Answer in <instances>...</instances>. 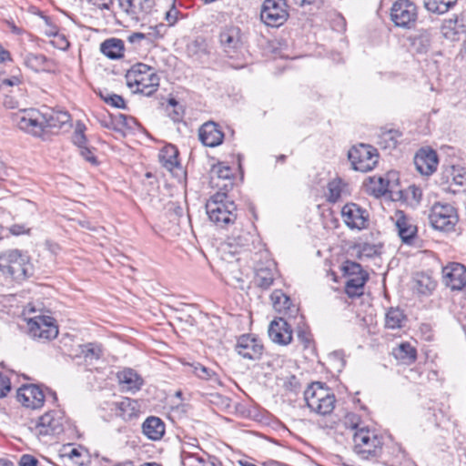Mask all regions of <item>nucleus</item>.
<instances>
[{
  "instance_id": "nucleus-1",
  "label": "nucleus",
  "mask_w": 466,
  "mask_h": 466,
  "mask_svg": "<svg viewBox=\"0 0 466 466\" xmlns=\"http://www.w3.org/2000/svg\"><path fill=\"white\" fill-rule=\"evenodd\" d=\"M12 119L19 129L35 137H42L47 128H61L70 121L71 116L66 111H52L43 114L37 109L28 108L14 113Z\"/></svg>"
},
{
  "instance_id": "nucleus-2",
  "label": "nucleus",
  "mask_w": 466,
  "mask_h": 466,
  "mask_svg": "<svg viewBox=\"0 0 466 466\" xmlns=\"http://www.w3.org/2000/svg\"><path fill=\"white\" fill-rule=\"evenodd\" d=\"M206 211L211 222L219 228H227L237 221V207L226 192H216L206 204Z\"/></svg>"
},
{
  "instance_id": "nucleus-3",
  "label": "nucleus",
  "mask_w": 466,
  "mask_h": 466,
  "mask_svg": "<svg viewBox=\"0 0 466 466\" xmlns=\"http://www.w3.org/2000/svg\"><path fill=\"white\" fill-rule=\"evenodd\" d=\"M127 85L135 93L151 96L159 86V77L155 69L146 64L134 65L126 74Z\"/></svg>"
},
{
  "instance_id": "nucleus-4",
  "label": "nucleus",
  "mask_w": 466,
  "mask_h": 466,
  "mask_svg": "<svg viewBox=\"0 0 466 466\" xmlns=\"http://www.w3.org/2000/svg\"><path fill=\"white\" fill-rule=\"evenodd\" d=\"M304 398L310 410L319 415L329 414L335 407V396L320 382L311 383L304 392Z\"/></svg>"
},
{
  "instance_id": "nucleus-5",
  "label": "nucleus",
  "mask_w": 466,
  "mask_h": 466,
  "mask_svg": "<svg viewBox=\"0 0 466 466\" xmlns=\"http://www.w3.org/2000/svg\"><path fill=\"white\" fill-rule=\"evenodd\" d=\"M30 268L29 257L19 249H8L0 254V271L15 280L25 279Z\"/></svg>"
},
{
  "instance_id": "nucleus-6",
  "label": "nucleus",
  "mask_w": 466,
  "mask_h": 466,
  "mask_svg": "<svg viewBox=\"0 0 466 466\" xmlns=\"http://www.w3.org/2000/svg\"><path fill=\"white\" fill-rule=\"evenodd\" d=\"M431 225L441 231H451L459 220L456 208L448 203L436 202L429 215Z\"/></svg>"
},
{
  "instance_id": "nucleus-7",
  "label": "nucleus",
  "mask_w": 466,
  "mask_h": 466,
  "mask_svg": "<svg viewBox=\"0 0 466 466\" xmlns=\"http://www.w3.org/2000/svg\"><path fill=\"white\" fill-rule=\"evenodd\" d=\"M348 157L352 167L360 172L372 170L379 160L377 149L365 144L353 146L348 153Z\"/></svg>"
},
{
  "instance_id": "nucleus-8",
  "label": "nucleus",
  "mask_w": 466,
  "mask_h": 466,
  "mask_svg": "<svg viewBox=\"0 0 466 466\" xmlns=\"http://www.w3.org/2000/svg\"><path fill=\"white\" fill-rule=\"evenodd\" d=\"M354 451L363 459L377 456L381 450V440L369 429L361 428L353 436Z\"/></svg>"
},
{
  "instance_id": "nucleus-9",
  "label": "nucleus",
  "mask_w": 466,
  "mask_h": 466,
  "mask_svg": "<svg viewBox=\"0 0 466 466\" xmlns=\"http://www.w3.org/2000/svg\"><path fill=\"white\" fill-rule=\"evenodd\" d=\"M343 271L347 279L345 291L349 297H359L363 294L364 285L368 280V273L361 266L353 261H346L343 265Z\"/></svg>"
},
{
  "instance_id": "nucleus-10",
  "label": "nucleus",
  "mask_w": 466,
  "mask_h": 466,
  "mask_svg": "<svg viewBox=\"0 0 466 466\" xmlns=\"http://www.w3.org/2000/svg\"><path fill=\"white\" fill-rule=\"evenodd\" d=\"M390 19L396 26L410 29L418 19V8L410 0H397L390 8Z\"/></svg>"
},
{
  "instance_id": "nucleus-11",
  "label": "nucleus",
  "mask_w": 466,
  "mask_h": 466,
  "mask_svg": "<svg viewBox=\"0 0 466 466\" xmlns=\"http://www.w3.org/2000/svg\"><path fill=\"white\" fill-rule=\"evenodd\" d=\"M289 17V10L286 0H264L260 19L268 26L279 27L282 25Z\"/></svg>"
},
{
  "instance_id": "nucleus-12",
  "label": "nucleus",
  "mask_w": 466,
  "mask_h": 466,
  "mask_svg": "<svg viewBox=\"0 0 466 466\" xmlns=\"http://www.w3.org/2000/svg\"><path fill=\"white\" fill-rule=\"evenodd\" d=\"M28 333L39 341H48L58 334V329L54 323V319L46 316H36L27 321Z\"/></svg>"
},
{
  "instance_id": "nucleus-13",
  "label": "nucleus",
  "mask_w": 466,
  "mask_h": 466,
  "mask_svg": "<svg viewBox=\"0 0 466 466\" xmlns=\"http://www.w3.org/2000/svg\"><path fill=\"white\" fill-rule=\"evenodd\" d=\"M341 217L346 226L361 230L368 227L369 214L366 209L355 203H348L341 209Z\"/></svg>"
},
{
  "instance_id": "nucleus-14",
  "label": "nucleus",
  "mask_w": 466,
  "mask_h": 466,
  "mask_svg": "<svg viewBox=\"0 0 466 466\" xmlns=\"http://www.w3.org/2000/svg\"><path fill=\"white\" fill-rule=\"evenodd\" d=\"M442 282L451 290H461L466 287V268L457 262H451L442 268Z\"/></svg>"
},
{
  "instance_id": "nucleus-15",
  "label": "nucleus",
  "mask_w": 466,
  "mask_h": 466,
  "mask_svg": "<svg viewBox=\"0 0 466 466\" xmlns=\"http://www.w3.org/2000/svg\"><path fill=\"white\" fill-rule=\"evenodd\" d=\"M210 186L216 188L217 192L228 194L233 188L234 177L231 168L222 163L214 165L210 170Z\"/></svg>"
},
{
  "instance_id": "nucleus-16",
  "label": "nucleus",
  "mask_w": 466,
  "mask_h": 466,
  "mask_svg": "<svg viewBox=\"0 0 466 466\" xmlns=\"http://www.w3.org/2000/svg\"><path fill=\"white\" fill-rule=\"evenodd\" d=\"M219 43L224 52L233 56L243 46L241 30L236 25H227L219 33Z\"/></svg>"
},
{
  "instance_id": "nucleus-17",
  "label": "nucleus",
  "mask_w": 466,
  "mask_h": 466,
  "mask_svg": "<svg viewBox=\"0 0 466 466\" xmlns=\"http://www.w3.org/2000/svg\"><path fill=\"white\" fill-rule=\"evenodd\" d=\"M235 350L243 359L256 360L262 355L263 345L256 337L244 334L238 339Z\"/></svg>"
},
{
  "instance_id": "nucleus-18",
  "label": "nucleus",
  "mask_w": 466,
  "mask_h": 466,
  "mask_svg": "<svg viewBox=\"0 0 466 466\" xmlns=\"http://www.w3.org/2000/svg\"><path fill=\"white\" fill-rule=\"evenodd\" d=\"M17 400L26 408L39 409L45 402V395L35 385H23L17 390Z\"/></svg>"
},
{
  "instance_id": "nucleus-19",
  "label": "nucleus",
  "mask_w": 466,
  "mask_h": 466,
  "mask_svg": "<svg viewBox=\"0 0 466 466\" xmlns=\"http://www.w3.org/2000/svg\"><path fill=\"white\" fill-rule=\"evenodd\" d=\"M35 430L39 435L58 434L63 431V418L58 412H46L39 418Z\"/></svg>"
},
{
  "instance_id": "nucleus-20",
  "label": "nucleus",
  "mask_w": 466,
  "mask_h": 466,
  "mask_svg": "<svg viewBox=\"0 0 466 466\" xmlns=\"http://www.w3.org/2000/svg\"><path fill=\"white\" fill-rule=\"evenodd\" d=\"M268 337L277 344L288 345L292 340V329L283 318L273 319L268 326Z\"/></svg>"
},
{
  "instance_id": "nucleus-21",
  "label": "nucleus",
  "mask_w": 466,
  "mask_h": 466,
  "mask_svg": "<svg viewBox=\"0 0 466 466\" xmlns=\"http://www.w3.org/2000/svg\"><path fill=\"white\" fill-rule=\"evenodd\" d=\"M253 243V235L248 230L243 228L242 226L235 228L231 234L227 238L222 247H228L231 248L229 252L237 253L238 248H246Z\"/></svg>"
},
{
  "instance_id": "nucleus-22",
  "label": "nucleus",
  "mask_w": 466,
  "mask_h": 466,
  "mask_svg": "<svg viewBox=\"0 0 466 466\" xmlns=\"http://www.w3.org/2000/svg\"><path fill=\"white\" fill-rule=\"evenodd\" d=\"M416 169L425 176L432 174L438 165V157L435 151L431 149H420L414 157Z\"/></svg>"
},
{
  "instance_id": "nucleus-23",
  "label": "nucleus",
  "mask_w": 466,
  "mask_h": 466,
  "mask_svg": "<svg viewBox=\"0 0 466 466\" xmlns=\"http://www.w3.org/2000/svg\"><path fill=\"white\" fill-rule=\"evenodd\" d=\"M198 137L204 146L215 147L223 142L224 133L220 130L218 124L207 122L200 127Z\"/></svg>"
},
{
  "instance_id": "nucleus-24",
  "label": "nucleus",
  "mask_w": 466,
  "mask_h": 466,
  "mask_svg": "<svg viewBox=\"0 0 466 466\" xmlns=\"http://www.w3.org/2000/svg\"><path fill=\"white\" fill-rule=\"evenodd\" d=\"M446 187L443 189L453 194L464 191L466 187V173L461 168L451 167L443 173Z\"/></svg>"
},
{
  "instance_id": "nucleus-25",
  "label": "nucleus",
  "mask_w": 466,
  "mask_h": 466,
  "mask_svg": "<svg viewBox=\"0 0 466 466\" xmlns=\"http://www.w3.org/2000/svg\"><path fill=\"white\" fill-rule=\"evenodd\" d=\"M442 35L451 41H458L466 34V22L462 17L445 19L441 26Z\"/></svg>"
},
{
  "instance_id": "nucleus-26",
  "label": "nucleus",
  "mask_w": 466,
  "mask_h": 466,
  "mask_svg": "<svg viewBox=\"0 0 466 466\" xmlns=\"http://www.w3.org/2000/svg\"><path fill=\"white\" fill-rule=\"evenodd\" d=\"M117 379L123 391L135 393L143 385V379L132 369H124L117 373Z\"/></svg>"
},
{
  "instance_id": "nucleus-27",
  "label": "nucleus",
  "mask_w": 466,
  "mask_h": 466,
  "mask_svg": "<svg viewBox=\"0 0 466 466\" xmlns=\"http://www.w3.org/2000/svg\"><path fill=\"white\" fill-rule=\"evenodd\" d=\"M24 65L35 72H51L56 64L52 59L42 54L27 53L24 57Z\"/></svg>"
},
{
  "instance_id": "nucleus-28",
  "label": "nucleus",
  "mask_w": 466,
  "mask_h": 466,
  "mask_svg": "<svg viewBox=\"0 0 466 466\" xmlns=\"http://www.w3.org/2000/svg\"><path fill=\"white\" fill-rule=\"evenodd\" d=\"M395 225L398 228V233L401 240L405 243H410L415 238L417 233V227L412 224L403 211L398 210L395 213Z\"/></svg>"
},
{
  "instance_id": "nucleus-29",
  "label": "nucleus",
  "mask_w": 466,
  "mask_h": 466,
  "mask_svg": "<svg viewBox=\"0 0 466 466\" xmlns=\"http://www.w3.org/2000/svg\"><path fill=\"white\" fill-rule=\"evenodd\" d=\"M178 151L176 147L168 145L163 147L159 154V159L162 166L168 171H176V175L179 176L184 174L182 167L177 160Z\"/></svg>"
},
{
  "instance_id": "nucleus-30",
  "label": "nucleus",
  "mask_w": 466,
  "mask_h": 466,
  "mask_svg": "<svg viewBox=\"0 0 466 466\" xmlns=\"http://www.w3.org/2000/svg\"><path fill=\"white\" fill-rule=\"evenodd\" d=\"M275 275V266L272 262H268L266 266L256 268L254 282L258 287L268 289L273 284Z\"/></svg>"
},
{
  "instance_id": "nucleus-31",
  "label": "nucleus",
  "mask_w": 466,
  "mask_h": 466,
  "mask_svg": "<svg viewBox=\"0 0 466 466\" xmlns=\"http://www.w3.org/2000/svg\"><path fill=\"white\" fill-rule=\"evenodd\" d=\"M142 431L149 440L158 441L165 433V424L157 417H149L144 421Z\"/></svg>"
},
{
  "instance_id": "nucleus-32",
  "label": "nucleus",
  "mask_w": 466,
  "mask_h": 466,
  "mask_svg": "<svg viewBox=\"0 0 466 466\" xmlns=\"http://www.w3.org/2000/svg\"><path fill=\"white\" fill-rule=\"evenodd\" d=\"M270 298L273 307L278 312L288 315H293L297 313L298 309L292 305L290 299L281 290H274Z\"/></svg>"
},
{
  "instance_id": "nucleus-33",
  "label": "nucleus",
  "mask_w": 466,
  "mask_h": 466,
  "mask_svg": "<svg viewBox=\"0 0 466 466\" xmlns=\"http://www.w3.org/2000/svg\"><path fill=\"white\" fill-rule=\"evenodd\" d=\"M392 354L401 364L410 365L417 359V350L409 342H402L393 349Z\"/></svg>"
},
{
  "instance_id": "nucleus-34",
  "label": "nucleus",
  "mask_w": 466,
  "mask_h": 466,
  "mask_svg": "<svg viewBox=\"0 0 466 466\" xmlns=\"http://www.w3.org/2000/svg\"><path fill=\"white\" fill-rule=\"evenodd\" d=\"M116 415L125 420H131L137 416V402L129 398H124L122 400L115 403Z\"/></svg>"
},
{
  "instance_id": "nucleus-35",
  "label": "nucleus",
  "mask_w": 466,
  "mask_h": 466,
  "mask_svg": "<svg viewBox=\"0 0 466 466\" xmlns=\"http://www.w3.org/2000/svg\"><path fill=\"white\" fill-rule=\"evenodd\" d=\"M100 50L106 57L117 59L124 55V43L116 38L107 39L101 44Z\"/></svg>"
},
{
  "instance_id": "nucleus-36",
  "label": "nucleus",
  "mask_w": 466,
  "mask_h": 466,
  "mask_svg": "<svg viewBox=\"0 0 466 466\" xmlns=\"http://www.w3.org/2000/svg\"><path fill=\"white\" fill-rule=\"evenodd\" d=\"M431 34L429 30H420L410 38L412 49L419 54H426L431 47Z\"/></svg>"
},
{
  "instance_id": "nucleus-37",
  "label": "nucleus",
  "mask_w": 466,
  "mask_h": 466,
  "mask_svg": "<svg viewBox=\"0 0 466 466\" xmlns=\"http://www.w3.org/2000/svg\"><path fill=\"white\" fill-rule=\"evenodd\" d=\"M401 137V133L399 130L389 129L384 130L379 136V144L385 149H394L400 138Z\"/></svg>"
},
{
  "instance_id": "nucleus-38",
  "label": "nucleus",
  "mask_w": 466,
  "mask_h": 466,
  "mask_svg": "<svg viewBox=\"0 0 466 466\" xmlns=\"http://www.w3.org/2000/svg\"><path fill=\"white\" fill-rule=\"evenodd\" d=\"M458 0H423L424 7L431 13L442 15L449 11Z\"/></svg>"
},
{
  "instance_id": "nucleus-39",
  "label": "nucleus",
  "mask_w": 466,
  "mask_h": 466,
  "mask_svg": "<svg viewBox=\"0 0 466 466\" xmlns=\"http://www.w3.org/2000/svg\"><path fill=\"white\" fill-rule=\"evenodd\" d=\"M404 319V315L402 311L399 309H390L386 313L385 317V326L388 329H398L401 327V323Z\"/></svg>"
},
{
  "instance_id": "nucleus-40",
  "label": "nucleus",
  "mask_w": 466,
  "mask_h": 466,
  "mask_svg": "<svg viewBox=\"0 0 466 466\" xmlns=\"http://www.w3.org/2000/svg\"><path fill=\"white\" fill-rule=\"evenodd\" d=\"M435 288L436 282L428 275L421 274L416 279V289L420 294H431Z\"/></svg>"
},
{
  "instance_id": "nucleus-41",
  "label": "nucleus",
  "mask_w": 466,
  "mask_h": 466,
  "mask_svg": "<svg viewBox=\"0 0 466 466\" xmlns=\"http://www.w3.org/2000/svg\"><path fill=\"white\" fill-rule=\"evenodd\" d=\"M343 190V183L341 179L336 178L331 180L328 184V193H327V198L329 202H336L338 201L341 195Z\"/></svg>"
},
{
  "instance_id": "nucleus-42",
  "label": "nucleus",
  "mask_w": 466,
  "mask_h": 466,
  "mask_svg": "<svg viewBox=\"0 0 466 466\" xmlns=\"http://www.w3.org/2000/svg\"><path fill=\"white\" fill-rule=\"evenodd\" d=\"M85 129V125L80 122H77L72 137V141L78 148H82L86 146Z\"/></svg>"
},
{
  "instance_id": "nucleus-43",
  "label": "nucleus",
  "mask_w": 466,
  "mask_h": 466,
  "mask_svg": "<svg viewBox=\"0 0 466 466\" xmlns=\"http://www.w3.org/2000/svg\"><path fill=\"white\" fill-rule=\"evenodd\" d=\"M43 19L45 23L43 27V33L48 37H55L58 35V27L51 22L50 18L48 16H43Z\"/></svg>"
},
{
  "instance_id": "nucleus-44",
  "label": "nucleus",
  "mask_w": 466,
  "mask_h": 466,
  "mask_svg": "<svg viewBox=\"0 0 466 466\" xmlns=\"http://www.w3.org/2000/svg\"><path fill=\"white\" fill-rule=\"evenodd\" d=\"M94 150L95 148L86 146L82 148H79V154L85 160H86L87 162L94 166H96L98 164V161L96 157L95 156Z\"/></svg>"
},
{
  "instance_id": "nucleus-45",
  "label": "nucleus",
  "mask_w": 466,
  "mask_h": 466,
  "mask_svg": "<svg viewBox=\"0 0 466 466\" xmlns=\"http://www.w3.org/2000/svg\"><path fill=\"white\" fill-rule=\"evenodd\" d=\"M191 368L194 374L202 380H208L211 377L212 371L199 363L191 365Z\"/></svg>"
},
{
  "instance_id": "nucleus-46",
  "label": "nucleus",
  "mask_w": 466,
  "mask_h": 466,
  "mask_svg": "<svg viewBox=\"0 0 466 466\" xmlns=\"http://www.w3.org/2000/svg\"><path fill=\"white\" fill-rule=\"evenodd\" d=\"M104 101L106 104L111 105L116 108H124L125 107V100L121 96L118 95H110L108 96H103Z\"/></svg>"
},
{
  "instance_id": "nucleus-47",
  "label": "nucleus",
  "mask_w": 466,
  "mask_h": 466,
  "mask_svg": "<svg viewBox=\"0 0 466 466\" xmlns=\"http://www.w3.org/2000/svg\"><path fill=\"white\" fill-rule=\"evenodd\" d=\"M137 3H138V0H121L120 5L123 7V9L127 13H128L130 15H138Z\"/></svg>"
},
{
  "instance_id": "nucleus-48",
  "label": "nucleus",
  "mask_w": 466,
  "mask_h": 466,
  "mask_svg": "<svg viewBox=\"0 0 466 466\" xmlns=\"http://www.w3.org/2000/svg\"><path fill=\"white\" fill-rule=\"evenodd\" d=\"M82 352L85 354L86 358H89L91 360L98 359L100 356V349L93 344L85 345Z\"/></svg>"
},
{
  "instance_id": "nucleus-49",
  "label": "nucleus",
  "mask_w": 466,
  "mask_h": 466,
  "mask_svg": "<svg viewBox=\"0 0 466 466\" xmlns=\"http://www.w3.org/2000/svg\"><path fill=\"white\" fill-rule=\"evenodd\" d=\"M11 390V383L7 377L0 374V398L5 397Z\"/></svg>"
},
{
  "instance_id": "nucleus-50",
  "label": "nucleus",
  "mask_w": 466,
  "mask_h": 466,
  "mask_svg": "<svg viewBox=\"0 0 466 466\" xmlns=\"http://www.w3.org/2000/svg\"><path fill=\"white\" fill-rule=\"evenodd\" d=\"M154 5V0H138L137 3V12L139 13H148L152 9Z\"/></svg>"
},
{
  "instance_id": "nucleus-51",
  "label": "nucleus",
  "mask_w": 466,
  "mask_h": 466,
  "mask_svg": "<svg viewBox=\"0 0 466 466\" xmlns=\"http://www.w3.org/2000/svg\"><path fill=\"white\" fill-rule=\"evenodd\" d=\"M297 338L304 345L305 348L309 347L311 341V335L305 330H299L297 333Z\"/></svg>"
},
{
  "instance_id": "nucleus-52",
  "label": "nucleus",
  "mask_w": 466,
  "mask_h": 466,
  "mask_svg": "<svg viewBox=\"0 0 466 466\" xmlns=\"http://www.w3.org/2000/svg\"><path fill=\"white\" fill-rule=\"evenodd\" d=\"M376 252L377 250L374 245L364 244L360 250V257H372Z\"/></svg>"
},
{
  "instance_id": "nucleus-53",
  "label": "nucleus",
  "mask_w": 466,
  "mask_h": 466,
  "mask_svg": "<svg viewBox=\"0 0 466 466\" xmlns=\"http://www.w3.org/2000/svg\"><path fill=\"white\" fill-rule=\"evenodd\" d=\"M378 182L380 184V187L378 188V192H375L377 195H383L390 191L388 179L380 177L378 178Z\"/></svg>"
},
{
  "instance_id": "nucleus-54",
  "label": "nucleus",
  "mask_w": 466,
  "mask_h": 466,
  "mask_svg": "<svg viewBox=\"0 0 466 466\" xmlns=\"http://www.w3.org/2000/svg\"><path fill=\"white\" fill-rule=\"evenodd\" d=\"M56 42H54V44L60 49H66L69 46V42L66 38V36L62 34L58 33V35L56 36Z\"/></svg>"
},
{
  "instance_id": "nucleus-55",
  "label": "nucleus",
  "mask_w": 466,
  "mask_h": 466,
  "mask_svg": "<svg viewBox=\"0 0 466 466\" xmlns=\"http://www.w3.org/2000/svg\"><path fill=\"white\" fill-rule=\"evenodd\" d=\"M177 19V11L176 8L172 7L169 11L166 13V20L168 22L170 25H174Z\"/></svg>"
},
{
  "instance_id": "nucleus-56",
  "label": "nucleus",
  "mask_w": 466,
  "mask_h": 466,
  "mask_svg": "<svg viewBox=\"0 0 466 466\" xmlns=\"http://www.w3.org/2000/svg\"><path fill=\"white\" fill-rule=\"evenodd\" d=\"M2 82H3V86H18L21 83V79L19 76H14L10 78H3Z\"/></svg>"
},
{
  "instance_id": "nucleus-57",
  "label": "nucleus",
  "mask_w": 466,
  "mask_h": 466,
  "mask_svg": "<svg viewBox=\"0 0 466 466\" xmlns=\"http://www.w3.org/2000/svg\"><path fill=\"white\" fill-rule=\"evenodd\" d=\"M146 35L143 33H133L128 36V41L130 43H137L143 39H145Z\"/></svg>"
},
{
  "instance_id": "nucleus-58",
  "label": "nucleus",
  "mask_w": 466,
  "mask_h": 466,
  "mask_svg": "<svg viewBox=\"0 0 466 466\" xmlns=\"http://www.w3.org/2000/svg\"><path fill=\"white\" fill-rule=\"evenodd\" d=\"M11 60L10 53L0 46V63Z\"/></svg>"
},
{
  "instance_id": "nucleus-59",
  "label": "nucleus",
  "mask_w": 466,
  "mask_h": 466,
  "mask_svg": "<svg viewBox=\"0 0 466 466\" xmlns=\"http://www.w3.org/2000/svg\"><path fill=\"white\" fill-rule=\"evenodd\" d=\"M10 231L12 234L14 235H20V234H23L25 232H26V230L25 229V228L23 226H19V225H14L10 228Z\"/></svg>"
},
{
  "instance_id": "nucleus-60",
  "label": "nucleus",
  "mask_w": 466,
  "mask_h": 466,
  "mask_svg": "<svg viewBox=\"0 0 466 466\" xmlns=\"http://www.w3.org/2000/svg\"><path fill=\"white\" fill-rule=\"evenodd\" d=\"M4 105H5V106L9 107V108H15V103L9 96H6L5 98Z\"/></svg>"
},
{
  "instance_id": "nucleus-61",
  "label": "nucleus",
  "mask_w": 466,
  "mask_h": 466,
  "mask_svg": "<svg viewBox=\"0 0 466 466\" xmlns=\"http://www.w3.org/2000/svg\"><path fill=\"white\" fill-rule=\"evenodd\" d=\"M408 195H410L411 198H413V200L416 202V203H419V201L420 200L421 198V195L422 193L421 192H409Z\"/></svg>"
},
{
  "instance_id": "nucleus-62",
  "label": "nucleus",
  "mask_w": 466,
  "mask_h": 466,
  "mask_svg": "<svg viewBox=\"0 0 466 466\" xmlns=\"http://www.w3.org/2000/svg\"><path fill=\"white\" fill-rule=\"evenodd\" d=\"M190 458L197 461V462H198L197 466H206V462H205L203 458H201V457H199L198 455H195V454H192L190 456Z\"/></svg>"
},
{
  "instance_id": "nucleus-63",
  "label": "nucleus",
  "mask_w": 466,
  "mask_h": 466,
  "mask_svg": "<svg viewBox=\"0 0 466 466\" xmlns=\"http://www.w3.org/2000/svg\"><path fill=\"white\" fill-rule=\"evenodd\" d=\"M112 466H135V464L132 461L127 460L124 461L116 462V463L113 464Z\"/></svg>"
},
{
  "instance_id": "nucleus-64",
  "label": "nucleus",
  "mask_w": 466,
  "mask_h": 466,
  "mask_svg": "<svg viewBox=\"0 0 466 466\" xmlns=\"http://www.w3.org/2000/svg\"><path fill=\"white\" fill-rule=\"evenodd\" d=\"M238 464L240 466H257V465H255V464H253L251 462H248L247 461H238Z\"/></svg>"
}]
</instances>
